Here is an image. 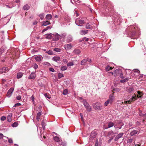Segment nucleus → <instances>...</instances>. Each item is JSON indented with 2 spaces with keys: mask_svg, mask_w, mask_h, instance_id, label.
<instances>
[{
  "mask_svg": "<svg viewBox=\"0 0 146 146\" xmlns=\"http://www.w3.org/2000/svg\"><path fill=\"white\" fill-rule=\"evenodd\" d=\"M52 18V16L50 14H48L46 17V19L49 20L51 19Z\"/></svg>",
  "mask_w": 146,
  "mask_h": 146,
  "instance_id": "obj_29",
  "label": "nucleus"
},
{
  "mask_svg": "<svg viewBox=\"0 0 146 146\" xmlns=\"http://www.w3.org/2000/svg\"><path fill=\"white\" fill-rule=\"evenodd\" d=\"M58 76L59 78H60L64 77L63 74L61 73H59L58 74Z\"/></svg>",
  "mask_w": 146,
  "mask_h": 146,
  "instance_id": "obj_36",
  "label": "nucleus"
},
{
  "mask_svg": "<svg viewBox=\"0 0 146 146\" xmlns=\"http://www.w3.org/2000/svg\"><path fill=\"white\" fill-rule=\"evenodd\" d=\"M87 60L86 59L83 60L81 62V64L82 65H84L87 62Z\"/></svg>",
  "mask_w": 146,
  "mask_h": 146,
  "instance_id": "obj_30",
  "label": "nucleus"
},
{
  "mask_svg": "<svg viewBox=\"0 0 146 146\" xmlns=\"http://www.w3.org/2000/svg\"><path fill=\"white\" fill-rule=\"evenodd\" d=\"M63 61L64 63H67L68 61L67 60V59H65L63 60Z\"/></svg>",
  "mask_w": 146,
  "mask_h": 146,
  "instance_id": "obj_61",
  "label": "nucleus"
},
{
  "mask_svg": "<svg viewBox=\"0 0 146 146\" xmlns=\"http://www.w3.org/2000/svg\"><path fill=\"white\" fill-rule=\"evenodd\" d=\"M68 90L66 89L64 90L63 92V94L64 95H66L67 94Z\"/></svg>",
  "mask_w": 146,
  "mask_h": 146,
  "instance_id": "obj_46",
  "label": "nucleus"
},
{
  "mask_svg": "<svg viewBox=\"0 0 146 146\" xmlns=\"http://www.w3.org/2000/svg\"><path fill=\"white\" fill-rule=\"evenodd\" d=\"M39 16L41 19H43L44 18V14L43 13L40 14L39 15Z\"/></svg>",
  "mask_w": 146,
  "mask_h": 146,
  "instance_id": "obj_42",
  "label": "nucleus"
},
{
  "mask_svg": "<svg viewBox=\"0 0 146 146\" xmlns=\"http://www.w3.org/2000/svg\"><path fill=\"white\" fill-rule=\"evenodd\" d=\"M114 96H113V94H111L109 97V99L110 101L111 102H112L114 99Z\"/></svg>",
  "mask_w": 146,
  "mask_h": 146,
  "instance_id": "obj_20",
  "label": "nucleus"
},
{
  "mask_svg": "<svg viewBox=\"0 0 146 146\" xmlns=\"http://www.w3.org/2000/svg\"><path fill=\"white\" fill-rule=\"evenodd\" d=\"M3 135L2 133H0V139H2L3 138Z\"/></svg>",
  "mask_w": 146,
  "mask_h": 146,
  "instance_id": "obj_63",
  "label": "nucleus"
},
{
  "mask_svg": "<svg viewBox=\"0 0 146 146\" xmlns=\"http://www.w3.org/2000/svg\"><path fill=\"white\" fill-rule=\"evenodd\" d=\"M137 93L138 94V95L139 96H141V97L142 96V95L143 94V93L142 92H141V91H137Z\"/></svg>",
  "mask_w": 146,
  "mask_h": 146,
  "instance_id": "obj_45",
  "label": "nucleus"
},
{
  "mask_svg": "<svg viewBox=\"0 0 146 146\" xmlns=\"http://www.w3.org/2000/svg\"><path fill=\"white\" fill-rule=\"evenodd\" d=\"M9 71L7 67H5L0 69V74H2L3 73Z\"/></svg>",
  "mask_w": 146,
  "mask_h": 146,
  "instance_id": "obj_9",
  "label": "nucleus"
},
{
  "mask_svg": "<svg viewBox=\"0 0 146 146\" xmlns=\"http://www.w3.org/2000/svg\"><path fill=\"white\" fill-rule=\"evenodd\" d=\"M54 139L55 142L58 143L60 145H62L63 146H65L66 145V143L64 142H62L59 135L54 137Z\"/></svg>",
  "mask_w": 146,
  "mask_h": 146,
  "instance_id": "obj_1",
  "label": "nucleus"
},
{
  "mask_svg": "<svg viewBox=\"0 0 146 146\" xmlns=\"http://www.w3.org/2000/svg\"><path fill=\"white\" fill-rule=\"evenodd\" d=\"M49 71H50L54 72V68H50L49 69Z\"/></svg>",
  "mask_w": 146,
  "mask_h": 146,
  "instance_id": "obj_55",
  "label": "nucleus"
},
{
  "mask_svg": "<svg viewBox=\"0 0 146 146\" xmlns=\"http://www.w3.org/2000/svg\"><path fill=\"white\" fill-rule=\"evenodd\" d=\"M60 38V35L57 33L53 34L52 38L54 40H57Z\"/></svg>",
  "mask_w": 146,
  "mask_h": 146,
  "instance_id": "obj_8",
  "label": "nucleus"
},
{
  "mask_svg": "<svg viewBox=\"0 0 146 146\" xmlns=\"http://www.w3.org/2000/svg\"><path fill=\"white\" fill-rule=\"evenodd\" d=\"M83 103L86 110L89 111H90L92 110V108L89 105L88 103L85 100H83Z\"/></svg>",
  "mask_w": 146,
  "mask_h": 146,
  "instance_id": "obj_3",
  "label": "nucleus"
},
{
  "mask_svg": "<svg viewBox=\"0 0 146 146\" xmlns=\"http://www.w3.org/2000/svg\"><path fill=\"white\" fill-rule=\"evenodd\" d=\"M95 146H101L100 144L99 145L98 144V139L96 140Z\"/></svg>",
  "mask_w": 146,
  "mask_h": 146,
  "instance_id": "obj_48",
  "label": "nucleus"
},
{
  "mask_svg": "<svg viewBox=\"0 0 146 146\" xmlns=\"http://www.w3.org/2000/svg\"><path fill=\"white\" fill-rule=\"evenodd\" d=\"M18 123L17 122H15L12 124V126L13 127H16L18 126Z\"/></svg>",
  "mask_w": 146,
  "mask_h": 146,
  "instance_id": "obj_33",
  "label": "nucleus"
},
{
  "mask_svg": "<svg viewBox=\"0 0 146 146\" xmlns=\"http://www.w3.org/2000/svg\"><path fill=\"white\" fill-rule=\"evenodd\" d=\"M36 77L35 74L34 72H32L28 77L29 79H34Z\"/></svg>",
  "mask_w": 146,
  "mask_h": 146,
  "instance_id": "obj_13",
  "label": "nucleus"
},
{
  "mask_svg": "<svg viewBox=\"0 0 146 146\" xmlns=\"http://www.w3.org/2000/svg\"><path fill=\"white\" fill-rule=\"evenodd\" d=\"M141 96H139L138 95L136 96L134 94V96L130 98V100L131 102L134 101L135 100H137V98H141Z\"/></svg>",
  "mask_w": 146,
  "mask_h": 146,
  "instance_id": "obj_12",
  "label": "nucleus"
},
{
  "mask_svg": "<svg viewBox=\"0 0 146 146\" xmlns=\"http://www.w3.org/2000/svg\"><path fill=\"white\" fill-rule=\"evenodd\" d=\"M86 27L87 29H92L93 28V27H92V26H91L89 23H87L86 24Z\"/></svg>",
  "mask_w": 146,
  "mask_h": 146,
  "instance_id": "obj_27",
  "label": "nucleus"
},
{
  "mask_svg": "<svg viewBox=\"0 0 146 146\" xmlns=\"http://www.w3.org/2000/svg\"><path fill=\"white\" fill-rule=\"evenodd\" d=\"M73 40V38L72 36L70 35H69L68 36L67 39H66V41L68 42H72Z\"/></svg>",
  "mask_w": 146,
  "mask_h": 146,
  "instance_id": "obj_15",
  "label": "nucleus"
},
{
  "mask_svg": "<svg viewBox=\"0 0 146 146\" xmlns=\"http://www.w3.org/2000/svg\"><path fill=\"white\" fill-rule=\"evenodd\" d=\"M23 75V73L21 72H19L17 74V78L18 79H19L21 78Z\"/></svg>",
  "mask_w": 146,
  "mask_h": 146,
  "instance_id": "obj_24",
  "label": "nucleus"
},
{
  "mask_svg": "<svg viewBox=\"0 0 146 146\" xmlns=\"http://www.w3.org/2000/svg\"><path fill=\"white\" fill-rule=\"evenodd\" d=\"M29 6L28 5L26 4L24 5V7H23V9L24 10H27L29 9Z\"/></svg>",
  "mask_w": 146,
  "mask_h": 146,
  "instance_id": "obj_32",
  "label": "nucleus"
},
{
  "mask_svg": "<svg viewBox=\"0 0 146 146\" xmlns=\"http://www.w3.org/2000/svg\"><path fill=\"white\" fill-rule=\"evenodd\" d=\"M139 115L140 116H142L143 117H146V113L145 114H142L140 112H139Z\"/></svg>",
  "mask_w": 146,
  "mask_h": 146,
  "instance_id": "obj_47",
  "label": "nucleus"
},
{
  "mask_svg": "<svg viewBox=\"0 0 146 146\" xmlns=\"http://www.w3.org/2000/svg\"><path fill=\"white\" fill-rule=\"evenodd\" d=\"M43 26H46L50 24L49 22L48 21H44L43 22Z\"/></svg>",
  "mask_w": 146,
  "mask_h": 146,
  "instance_id": "obj_25",
  "label": "nucleus"
},
{
  "mask_svg": "<svg viewBox=\"0 0 146 146\" xmlns=\"http://www.w3.org/2000/svg\"><path fill=\"white\" fill-rule=\"evenodd\" d=\"M38 67V66L36 64H35L33 65V68H35V69H37Z\"/></svg>",
  "mask_w": 146,
  "mask_h": 146,
  "instance_id": "obj_54",
  "label": "nucleus"
},
{
  "mask_svg": "<svg viewBox=\"0 0 146 146\" xmlns=\"http://www.w3.org/2000/svg\"><path fill=\"white\" fill-rule=\"evenodd\" d=\"M114 125V123L112 122H109L108 124V127L106 129H108L113 126Z\"/></svg>",
  "mask_w": 146,
  "mask_h": 146,
  "instance_id": "obj_23",
  "label": "nucleus"
},
{
  "mask_svg": "<svg viewBox=\"0 0 146 146\" xmlns=\"http://www.w3.org/2000/svg\"><path fill=\"white\" fill-rule=\"evenodd\" d=\"M41 125L43 128L44 129L45 127V124L44 122L42 121L41 122Z\"/></svg>",
  "mask_w": 146,
  "mask_h": 146,
  "instance_id": "obj_44",
  "label": "nucleus"
},
{
  "mask_svg": "<svg viewBox=\"0 0 146 146\" xmlns=\"http://www.w3.org/2000/svg\"><path fill=\"white\" fill-rule=\"evenodd\" d=\"M112 67H110L109 66H107L106 68V69L107 71H108L112 69Z\"/></svg>",
  "mask_w": 146,
  "mask_h": 146,
  "instance_id": "obj_38",
  "label": "nucleus"
},
{
  "mask_svg": "<svg viewBox=\"0 0 146 146\" xmlns=\"http://www.w3.org/2000/svg\"><path fill=\"white\" fill-rule=\"evenodd\" d=\"M88 32V30H82L81 31V34L82 35H84L86 34Z\"/></svg>",
  "mask_w": 146,
  "mask_h": 146,
  "instance_id": "obj_26",
  "label": "nucleus"
},
{
  "mask_svg": "<svg viewBox=\"0 0 146 146\" xmlns=\"http://www.w3.org/2000/svg\"><path fill=\"white\" fill-rule=\"evenodd\" d=\"M8 142L9 143H13V141L11 139H8Z\"/></svg>",
  "mask_w": 146,
  "mask_h": 146,
  "instance_id": "obj_57",
  "label": "nucleus"
},
{
  "mask_svg": "<svg viewBox=\"0 0 146 146\" xmlns=\"http://www.w3.org/2000/svg\"><path fill=\"white\" fill-rule=\"evenodd\" d=\"M93 108L95 110H100L102 109V106L101 104L96 102L93 104Z\"/></svg>",
  "mask_w": 146,
  "mask_h": 146,
  "instance_id": "obj_5",
  "label": "nucleus"
},
{
  "mask_svg": "<svg viewBox=\"0 0 146 146\" xmlns=\"http://www.w3.org/2000/svg\"><path fill=\"white\" fill-rule=\"evenodd\" d=\"M73 47V46L72 45V44L70 43L67 44L64 46L66 50H68L71 48Z\"/></svg>",
  "mask_w": 146,
  "mask_h": 146,
  "instance_id": "obj_14",
  "label": "nucleus"
},
{
  "mask_svg": "<svg viewBox=\"0 0 146 146\" xmlns=\"http://www.w3.org/2000/svg\"><path fill=\"white\" fill-rule=\"evenodd\" d=\"M131 101L130 100H129L124 101V103L125 104H130L131 103Z\"/></svg>",
  "mask_w": 146,
  "mask_h": 146,
  "instance_id": "obj_52",
  "label": "nucleus"
},
{
  "mask_svg": "<svg viewBox=\"0 0 146 146\" xmlns=\"http://www.w3.org/2000/svg\"><path fill=\"white\" fill-rule=\"evenodd\" d=\"M53 34L51 33L47 34L46 35V38L48 39H51L52 38Z\"/></svg>",
  "mask_w": 146,
  "mask_h": 146,
  "instance_id": "obj_17",
  "label": "nucleus"
},
{
  "mask_svg": "<svg viewBox=\"0 0 146 146\" xmlns=\"http://www.w3.org/2000/svg\"><path fill=\"white\" fill-rule=\"evenodd\" d=\"M4 51V49L1 48L0 49V53L1 54Z\"/></svg>",
  "mask_w": 146,
  "mask_h": 146,
  "instance_id": "obj_64",
  "label": "nucleus"
},
{
  "mask_svg": "<svg viewBox=\"0 0 146 146\" xmlns=\"http://www.w3.org/2000/svg\"><path fill=\"white\" fill-rule=\"evenodd\" d=\"M133 88H130L128 90V92H131L133 90Z\"/></svg>",
  "mask_w": 146,
  "mask_h": 146,
  "instance_id": "obj_56",
  "label": "nucleus"
},
{
  "mask_svg": "<svg viewBox=\"0 0 146 146\" xmlns=\"http://www.w3.org/2000/svg\"><path fill=\"white\" fill-rule=\"evenodd\" d=\"M110 102V100H108L106 101L104 104V105L105 106H107L109 104Z\"/></svg>",
  "mask_w": 146,
  "mask_h": 146,
  "instance_id": "obj_40",
  "label": "nucleus"
},
{
  "mask_svg": "<svg viewBox=\"0 0 146 146\" xmlns=\"http://www.w3.org/2000/svg\"><path fill=\"white\" fill-rule=\"evenodd\" d=\"M74 62H68L67 64V66L68 67L72 66L74 65Z\"/></svg>",
  "mask_w": 146,
  "mask_h": 146,
  "instance_id": "obj_35",
  "label": "nucleus"
},
{
  "mask_svg": "<svg viewBox=\"0 0 146 146\" xmlns=\"http://www.w3.org/2000/svg\"><path fill=\"white\" fill-rule=\"evenodd\" d=\"M67 67L66 66H62L61 68L60 69L62 71H64L67 70Z\"/></svg>",
  "mask_w": 146,
  "mask_h": 146,
  "instance_id": "obj_34",
  "label": "nucleus"
},
{
  "mask_svg": "<svg viewBox=\"0 0 146 146\" xmlns=\"http://www.w3.org/2000/svg\"><path fill=\"white\" fill-rule=\"evenodd\" d=\"M75 23L77 25L81 26L82 24L84 23V20L83 19L78 18L76 19Z\"/></svg>",
  "mask_w": 146,
  "mask_h": 146,
  "instance_id": "obj_6",
  "label": "nucleus"
},
{
  "mask_svg": "<svg viewBox=\"0 0 146 146\" xmlns=\"http://www.w3.org/2000/svg\"><path fill=\"white\" fill-rule=\"evenodd\" d=\"M14 90L13 88H11L8 91L7 96L8 97H10L11 95Z\"/></svg>",
  "mask_w": 146,
  "mask_h": 146,
  "instance_id": "obj_11",
  "label": "nucleus"
},
{
  "mask_svg": "<svg viewBox=\"0 0 146 146\" xmlns=\"http://www.w3.org/2000/svg\"><path fill=\"white\" fill-rule=\"evenodd\" d=\"M31 100L33 102H34V101L35 98L34 96L33 95H32L31 98Z\"/></svg>",
  "mask_w": 146,
  "mask_h": 146,
  "instance_id": "obj_60",
  "label": "nucleus"
},
{
  "mask_svg": "<svg viewBox=\"0 0 146 146\" xmlns=\"http://www.w3.org/2000/svg\"><path fill=\"white\" fill-rule=\"evenodd\" d=\"M135 143H136V140L134 141V143L135 144V146H140V143H138L137 144H135Z\"/></svg>",
  "mask_w": 146,
  "mask_h": 146,
  "instance_id": "obj_59",
  "label": "nucleus"
},
{
  "mask_svg": "<svg viewBox=\"0 0 146 146\" xmlns=\"http://www.w3.org/2000/svg\"><path fill=\"white\" fill-rule=\"evenodd\" d=\"M66 35L65 34H63L61 35H60V37H62V38H64L66 36Z\"/></svg>",
  "mask_w": 146,
  "mask_h": 146,
  "instance_id": "obj_51",
  "label": "nucleus"
},
{
  "mask_svg": "<svg viewBox=\"0 0 146 146\" xmlns=\"http://www.w3.org/2000/svg\"><path fill=\"white\" fill-rule=\"evenodd\" d=\"M123 134L124 133H120L118 135H117L115 138V141H117L119 139L122 137Z\"/></svg>",
  "mask_w": 146,
  "mask_h": 146,
  "instance_id": "obj_10",
  "label": "nucleus"
},
{
  "mask_svg": "<svg viewBox=\"0 0 146 146\" xmlns=\"http://www.w3.org/2000/svg\"><path fill=\"white\" fill-rule=\"evenodd\" d=\"M21 105V104L20 103H17L16 104H15L14 105V106H15V107L19 106H20Z\"/></svg>",
  "mask_w": 146,
  "mask_h": 146,
  "instance_id": "obj_53",
  "label": "nucleus"
},
{
  "mask_svg": "<svg viewBox=\"0 0 146 146\" xmlns=\"http://www.w3.org/2000/svg\"><path fill=\"white\" fill-rule=\"evenodd\" d=\"M60 59L59 56H54L52 58V60L56 62L60 60Z\"/></svg>",
  "mask_w": 146,
  "mask_h": 146,
  "instance_id": "obj_18",
  "label": "nucleus"
},
{
  "mask_svg": "<svg viewBox=\"0 0 146 146\" xmlns=\"http://www.w3.org/2000/svg\"><path fill=\"white\" fill-rule=\"evenodd\" d=\"M74 13H75L76 16V17H78L79 16V14L77 13V12L76 11H74Z\"/></svg>",
  "mask_w": 146,
  "mask_h": 146,
  "instance_id": "obj_62",
  "label": "nucleus"
},
{
  "mask_svg": "<svg viewBox=\"0 0 146 146\" xmlns=\"http://www.w3.org/2000/svg\"><path fill=\"white\" fill-rule=\"evenodd\" d=\"M44 96L46 98H47L48 99H50L51 98L49 96L48 94L47 93L44 94Z\"/></svg>",
  "mask_w": 146,
  "mask_h": 146,
  "instance_id": "obj_43",
  "label": "nucleus"
},
{
  "mask_svg": "<svg viewBox=\"0 0 146 146\" xmlns=\"http://www.w3.org/2000/svg\"><path fill=\"white\" fill-rule=\"evenodd\" d=\"M81 52L80 50L79 49L74 50L73 51V53L75 54H78Z\"/></svg>",
  "mask_w": 146,
  "mask_h": 146,
  "instance_id": "obj_21",
  "label": "nucleus"
},
{
  "mask_svg": "<svg viewBox=\"0 0 146 146\" xmlns=\"http://www.w3.org/2000/svg\"><path fill=\"white\" fill-rule=\"evenodd\" d=\"M17 99L18 100H20L21 99V97L20 96H17Z\"/></svg>",
  "mask_w": 146,
  "mask_h": 146,
  "instance_id": "obj_58",
  "label": "nucleus"
},
{
  "mask_svg": "<svg viewBox=\"0 0 146 146\" xmlns=\"http://www.w3.org/2000/svg\"><path fill=\"white\" fill-rule=\"evenodd\" d=\"M97 135V132L95 130L93 131L92 132L90 135L89 140L91 142L93 141V140L96 138Z\"/></svg>",
  "mask_w": 146,
  "mask_h": 146,
  "instance_id": "obj_4",
  "label": "nucleus"
},
{
  "mask_svg": "<svg viewBox=\"0 0 146 146\" xmlns=\"http://www.w3.org/2000/svg\"><path fill=\"white\" fill-rule=\"evenodd\" d=\"M137 132L138 131H137L134 130L131 132L130 135L131 136H133L137 134Z\"/></svg>",
  "mask_w": 146,
  "mask_h": 146,
  "instance_id": "obj_22",
  "label": "nucleus"
},
{
  "mask_svg": "<svg viewBox=\"0 0 146 146\" xmlns=\"http://www.w3.org/2000/svg\"><path fill=\"white\" fill-rule=\"evenodd\" d=\"M133 141V139H128L127 141V143H131Z\"/></svg>",
  "mask_w": 146,
  "mask_h": 146,
  "instance_id": "obj_49",
  "label": "nucleus"
},
{
  "mask_svg": "<svg viewBox=\"0 0 146 146\" xmlns=\"http://www.w3.org/2000/svg\"><path fill=\"white\" fill-rule=\"evenodd\" d=\"M54 50L57 52H60L61 51V49L58 48H55L54 49Z\"/></svg>",
  "mask_w": 146,
  "mask_h": 146,
  "instance_id": "obj_41",
  "label": "nucleus"
},
{
  "mask_svg": "<svg viewBox=\"0 0 146 146\" xmlns=\"http://www.w3.org/2000/svg\"><path fill=\"white\" fill-rule=\"evenodd\" d=\"M12 116V114L11 113H9L7 116V121L10 122L11 121V117Z\"/></svg>",
  "mask_w": 146,
  "mask_h": 146,
  "instance_id": "obj_19",
  "label": "nucleus"
},
{
  "mask_svg": "<svg viewBox=\"0 0 146 146\" xmlns=\"http://www.w3.org/2000/svg\"><path fill=\"white\" fill-rule=\"evenodd\" d=\"M46 53L50 55H52L53 54V53L52 51L50 50H49L48 51H46Z\"/></svg>",
  "mask_w": 146,
  "mask_h": 146,
  "instance_id": "obj_39",
  "label": "nucleus"
},
{
  "mask_svg": "<svg viewBox=\"0 0 146 146\" xmlns=\"http://www.w3.org/2000/svg\"><path fill=\"white\" fill-rule=\"evenodd\" d=\"M129 29H130L129 32L131 36H134L136 34V32L134 30L135 28L131 26L129 28Z\"/></svg>",
  "mask_w": 146,
  "mask_h": 146,
  "instance_id": "obj_7",
  "label": "nucleus"
},
{
  "mask_svg": "<svg viewBox=\"0 0 146 146\" xmlns=\"http://www.w3.org/2000/svg\"><path fill=\"white\" fill-rule=\"evenodd\" d=\"M3 7L7 8H12V5L7 4L4 5Z\"/></svg>",
  "mask_w": 146,
  "mask_h": 146,
  "instance_id": "obj_31",
  "label": "nucleus"
},
{
  "mask_svg": "<svg viewBox=\"0 0 146 146\" xmlns=\"http://www.w3.org/2000/svg\"><path fill=\"white\" fill-rule=\"evenodd\" d=\"M111 75H113L114 74V76H118L121 78H123V74L122 73V71L121 70L118 69H117L113 72V73L112 72H109Z\"/></svg>",
  "mask_w": 146,
  "mask_h": 146,
  "instance_id": "obj_2",
  "label": "nucleus"
},
{
  "mask_svg": "<svg viewBox=\"0 0 146 146\" xmlns=\"http://www.w3.org/2000/svg\"><path fill=\"white\" fill-rule=\"evenodd\" d=\"M41 114V113L40 112H38L37 113V116L36 117V119L38 120L39 121L40 119V117Z\"/></svg>",
  "mask_w": 146,
  "mask_h": 146,
  "instance_id": "obj_28",
  "label": "nucleus"
},
{
  "mask_svg": "<svg viewBox=\"0 0 146 146\" xmlns=\"http://www.w3.org/2000/svg\"><path fill=\"white\" fill-rule=\"evenodd\" d=\"M133 72H135L137 74H139L140 73V71L137 69L134 70H133Z\"/></svg>",
  "mask_w": 146,
  "mask_h": 146,
  "instance_id": "obj_37",
  "label": "nucleus"
},
{
  "mask_svg": "<svg viewBox=\"0 0 146 146\" xmlns=\"http://www.w3.org/2000/svg\"><path fill=\"white\" fill-rule=\"evenodd\" d=\"M6 119V117L5 116H2L1 118V120L3 121H4Z\"/></svg>",
  "mask_w": 146,
  "mask_h": 146,
  "instance_id": "obj_50",
  "label": "nucleus"
},
{
  "mask_svg": "<svg viewBox=\"0 0 146 146\" xmlns=\"http://www.w3.org/2000/svg\"><path fill=\"white\" fill-rule=\"evenodd\" d=\"M42 58V56L41 55H38L35 57V60L38 62L40 61Z\"/></svg>",
  "mask_w": 146,
  "mask_h": 146,
  "instance_id": "obj_16",
  "label": "nucleus"
}]
</instances>
